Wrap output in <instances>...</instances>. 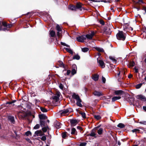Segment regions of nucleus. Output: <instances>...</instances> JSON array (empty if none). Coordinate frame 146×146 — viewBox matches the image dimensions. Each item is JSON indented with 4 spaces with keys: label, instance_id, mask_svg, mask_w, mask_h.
<instances>
[{
    "label": "nucleus",
    "instance_id": "obj_1",
    "mask_svg": "<svg viewBox=\"0 0 146 146\" xmlns=\"http://www.w3.org/2000/svg\"><path fill=\"white\" fill-rule=\"evenodd\" d=\"M72 97L76 100L77 105L80 107H82V105L81 104V100L80 99L79 96L75 93L74 94L72 95Z\"/></svg>",
    "mask_w": 146,
    "mask_h": 146
},
{
    "label": "nucleus",
    "instance_id": "obj_2",
    "mask_svg": "<svg viewBox=\"0 0 146 146\" xmlns=\"http://www.w3.org/2000/svg\"><path fill=\"white\" fill-rule=\"evenodd\" d=\"M116 37L118 39L124 40L125 38V34L122 31H119L116 35Z\"/></svg>",
    "mask_w": 146,
    "mask_h": 146
},
{
    "label": "nucleus",
    "instance_id": "obj_3",
    "mask_svg": "<svg viewBox=\"0 0 146 146\" xmlns=\"http://www.w3.org/2000/svg\"><path fill=\"white\" fill-rule=\"evenodd\" d=\"M60 95V93L59 92H57L56 94L52 97L53 99V102H58L59 100Z\"/></svg>",
    "mask_w": 146,
    "mask_h": 146
},
{
    "label": "nucleus",
    "instance_id": "obj_4",
    "mask_svg": "<svg viewBox=\"0 0 146 146\" xmlns=\"http://www.w3.org/2000/svg\"><path fill=\"white\" fill-rule=\"evenodd\" d=\"M56 30L58 32L57 33V35L59 38L61 37L62 36V28L61 27L58 25L57 24L56 27Z\"/></svg>",
    "mask_w": 146,
    "mask_h": 146
},
{
    "label": "nucleus",
    "instance_id": "obj_5",
    "mask_svg": "<svg viewBox=\"0 0 146 146\" xmlns=\"http://www.w3.org/2000/svg\"><path fill=\"white\" fill-rule=\"evenodd\" d=\"M72 109L71 108H69L67 109L61 110L60 111V112L62 115H63L64 114H66L67 113H70L72 112Z\"/></svg>",
    "mask_w": 146,
    "mask_h": 146
},
{
    "label": "nucleus",
    "instance_id": "obj_6",
    "mask_svg": "<svg viewBox=\"0 0 146 146\" xmlns=\"http://www.w3.org/2000/svg\"><path fill=\"white\" fill-rule=\"evenodd\" d=\"M86 39V37L85 35H84L76 38L77 41L79 42H83L84 40Z\"/></svg>",
    "mask_w": 146,
    "mask_h": 146
},
{
    "label": "nucleus",
    "instance_id": "obj_7",
    "mask_svg": "<svg viewBox=\"0 0 146 146\" xmlns=\"http://www.w3.org/2000/svg\"><path fill=\"white\" fill-rule=\"evenodd\" d=\"M97 62L99 64V65L102 68H104L105 67V64L103 61L99 60L98 58Z\"/></svg>",
    "mask_w": 146,
    "mask_h": 146
},
{
    "label": "nucleus",
    "instance_id": "obj_8",
    "mask_svg": "<svg viewBox=\"0 0 146 146\" xmlns=\"http://www.w3.org/2000/svg\"><path fill=\"white\" fill-rule=\"evenodd\" d=\"M137 99L141 100L143 101H145L146 100V98L145 97L142 95H138L137 96Z\"/></svg>",
    "mask_w": 146,
    "mask_h": 146
},
{
    "label": "nucleus",
    "instance_id": "obj_9",
    "mask_svg": "<svg viewBox=\"0 0 146 146\" xmlns=\"http://www.w3.org/2000/svg\"><path fill=\"white\" fill-rule=\"evenodd\" d=\"M94 35V32H92L90 34L86 35L85 36L86 37V38H87L88 39L91 40L92 39Z\"/></svg>",
    "mask_w": 146,
    "mask_h": 146
},
{
    "label": "nucleus",
    "instance_id": "obj_10",
    "mask_svg": "<svg viewBox=\"0 0 146 146\" xmlns=\"http://www.w3.org/2000/svg\"><path fill=\"white\" fill-rule=\"evenodd\" d=\"M93 94L99 97L103 95V94L102 92L98 91H94L93 93Z\"/></svg>",
    "mask_w": 146,
    "mask_h": 146
},
{
    "label": "nucleus",
    "instance_id": "obj_11",
    "mask_svg": "<svg viewBox=\"0 0 146 146\" xmlns=\"http://www.w3.org/2000/svg\"><path fill=\"white\" fill-rule=\"evenodd\" d=\"M70 122L71 126H75L78 123L77 120L76 119H71Z\"/></svg>",
    "mask_w": 146,
    "mask_h": 146
},
{
    "label": "nucleus",
    "instance_id": "obj_12",
    "mask_svg": "<svg viewBox=\"0 0 146 146\" xmlns=\"http://www.w3.org/2000/svg\"><path fill=\"white\" fill-rule=\"evenodd\" d=\"M113 27L112 25H110L109 26H108V27H107V29L106 30L105 32H108V31H107L108 29H109V32L108 33L109 34H110L111 33V30L113 29Z\"/></svg>",
    "mask_w": 146,
    "mask_h": 146
},
{
    "label": "nucleus",
    "instance_id": "obj_13",
    "mask_svg": "<svg viewBox=\"0 0 146 146\" xmlns=\"http://www.w3.org/2000/svg\"><path fill=\"white\" fill-rule=\"evenodd\" d=\"M98 128L99 127H96V129L98 130L97 133L99 135H102L103 133V129L102 128H100L98 129Z\"/></svg>",
    "mask_w": 146,
    "mask_h": 146
},
{
    "label": "nucleus",
    "instance_id": "obj_14",
    "mask_svg": "<svg viewBox=\"0 0 146 146\" xmlns=\"http://www.w3.org/2000/svg\"><path fill=\"white\" fill-rule=\"evenodd\" d=\"M95 129H93L92 130V131L91 132V133H90V136H92V137H96V135H97V134L96 133H95Z\"/></svg>",
    "mask_w": 146,
    "mask_h": 146
},
{
    "label": "nucleus",
    "instance_id": "obj_15",
    "mask_svg": "<svg viewBox=\"0 0 146 146\" xmlns=\"http://www.w3.org/2000/svg\"><path fill=\"white\" fill-rule=\"evenodd\" d=\"M121 97L120 96H116L113 97L111 99L112 101L113 102H115L117 100H119L121 98Z\"/></svg>",
    "mask_w": 146,
    "mask_h": 146
},
{
    "label": "nucleus",
    "instance_id": "obj_16",
    "mask_svg": "<svg viewBox=\"0 0 146 146\" xmlns=\"http://www.w3.org/2000/svg\"><path fill=\"white\" fill-rule=\"evenodd\" d=\"M39 117L40 119V120H43L44 119H45L46 118V116L43 114L39 115Z\"/></svg>",
    "mask_w": 146,
    "mask_h": 146
},
{
    "label": "nucleus",
    "instance_id": "obj_17",
    "mask_svg": "<svg viewBox=\"0 0 146 146\" xmlns=\"http://www.w3.org/2000/svg\"><path fill=\"white\" fill-rule=\"evenodd\" d=\"M123 93V92L121 90H116L115 91L114 93L116 95H121Z\"/></svg>",
    "mask_w": 146,
    "mask_h": 146
},
{
    "label": "nucleus",
    "instance_id": "obj_18",
    "mask_svg": "<svg viewBox=\"0 0 146 146\" xmlns=\"http://www.w3.org/2000/svg\"><path fill=\"white\" fill-rule=\"evenodd\" d=\"M71 72L70 70H63V72L64 74L65 75H69L70 74Z\"/></svg>",
    "mask_w": 146,
    "mask_h": 146
},
{
    "label": "nucleus",
    "instance_id": "obj_19",
    "mask_svg": "<svg viewBox=\"0 0 146 146\" xmlns=\"http://www.w3.org/2000/svg\"><path fill=\"white\" fill-rule=\"evenodd\" d=\"M35 134L37 136H40L42 134V132L41 130H37L35 132Z\"/></svg>",
    "mask_w": 146,
    "mask_h": 146
},
{
    "label": "nucleus",
    "instance_id": "obj_20",
    "mask_svg": "<svg viewBox=\"0 0 146 146\" xmlns=\"http://www.w3.org/2000/svg\"><path fill=\"white\" fill-rule=\"evenodd\" d=\"M54 126L57 129H58L60 128L61 125L60 123L57 122H56L54 124Z\"/></svg>",
    "mask_w": 146,
    "mask_h": 146
},
{
    "label": "nucleus",
    "instance_id": "obj_21",
    "mask_svg": "<svg viewBox=\"0 0 146 146\" xmlns=\"http://www.w3.org/2000/svg\"><path fill=\"white\" fill-rule=\"evenodd\" d=\"M2 24L4 27H8L9 28H10L12 26V25H7L6 23L5 22H2Z\"/></svg>",
    "mask_w": 146,
    "mask_h": 146
},
{
    "label": "nucleus",
    "instance_id": "obj_22",
    "mask_svg": "<svg viewBox=\"0 0 146 146\" xmlns=\"http://www.w3.org/2000/svg\"><path fill=\"white\" fill-rule=\"evenodd\" d=\"M64 48L67 51L70 53L71 54H73V52L72 50L70 48Z\"/></svg>",
    "mask_w": 146,
    "mask_h": 146
},
{
    "label": "nucleus",
    "instance_id": "obj_23",
    "mask_svg": "<svg viewBox=\"0 0 146 146\" xmlns=\"http://www.w3.org/2000/svg\"><path fill=\"white\" fill-rule=\"evenodd\" d=\"M68 8L72 11H76V6L74 5H72L69 6Z\"/></svg>",
    "mask_w": 146,
    "mask_h": 146
},
{
    "label": "nucleus",
    "instance_id": "obj_24",
    "mask_svg": "<svg viewBox=\"0 0 146 146\" xmlns=\"http://www.w3.org/2000/svg\"><path fill=\"white\" fill-rule=\"evenodd\" d=\"M9 120L11 121V122L13 123H14L15 121L14 118L12 116H9L8 117Z\"/></svg>",
    "mask_w": 146,
    "mask_h": 146
},
{
    "label": "nucleus",
    "instance_id": "obj_25",
    "mask_svg": "<svg viewBox=\"0 0 146 146\" xmlns=\"http://www.w3.org/2000/svg\"><path fill=\"white\" fill-rule=\"evenodd\" d=\"M71 133L72 134H77V132L76 129L74 128H72L71 129Z\"/></svg>",
    "mask_w": 146,
    "mask_h": 146
},
{
    "label": "nucleus",
    "instance_id": "obj_26",
    "mask_svg": "<svg viewBox=\"0 0 146 146\" xmlns=\"http://www.w3.org/2000/svg\"><path fill=\"white\" fill-rule=\"evenodd\" d=\"M76 10L77 9H80V10H82L81 9V8H82V6L81 5V3H77L76 4Z\"/></svg>",
    "mask_w": 146,
    "mask_h": 146
},
{
    "label": "nucleus",
    "instance_id": "obj_27",
    "mask_svg": "<svg viewBox=\"0 0 146 146\" xmlns=\"http://www.w3.org/2000/svg\"><path fill=\"white\" fill-rule=\"evenodd\" d=\"M95 49L98 51L99 52H104L103 49L102 48L98 47H96L95 48Z\"/></svg>",
    "mask_w": 146,
    "mask_h": 146
},
{
    "label": "nucleus",
    "instance_id": "obj_28",
    "mask_svg": "<svg viewBox=\"0 0 146 146\" xmlns=\"http://www.w3.org/2000/svg\"><path fill=\"white\" fill-rule=\"evenodd\" d=\"M50 34L51 37H53L55 35V33L52 30V31H50Z\"/></svg>",
    "mask_w": 146,
    "mask_h": 146
},
{
    "label": "nucleus",
    "instance_id": "obj_29",
    "mask_svg": "<svg viewBox=\"0 0 146 146\" xmlns=\"http://www.w3.org/2000/svg\"><path fill=\"white\" fill-rule=\"evenodd\" d=\"M80 56L78 54H76L73 56L72 58L73 59L78 60L80 59Z\"/></svg>",
    "mask_w": 146,
    "mask_h": 146
},
{
    "label": "nucleus",
    "instance_id": "obj_30",
    "mask_svg": "<svg viewBox=\"0 0 146 146\" xmlns=\"http://www.w3.org/2000/svg\"><path fill=\"white\" fill-rule=\"evenodd\" d=\"M92 78L95 81H97L98 79V76L97 75H95L92 76Z\"/></svg>",
    "mask_w": 146,
    "mask_h": 146
},
{
    "label": "nucleus",
    "instance_id": "obj_31",
    "mask_svg": "<svg viewBox=\"0 0 146 146\" xmlns=\"http://www.w3.org/2000/svg\"><path fill=\"white\" fill-rule=\"evenodd\" d=\"M82 51L83 52H86L88 51L89 49L87 47H84V48H82L81 49Z\"/></svg>",
    "mask_w": 146,
    "mask_h": 146
},
{
    "label": "nucleus",
    "instance_id": "obj_32",
    "mask_svg": "<svg viewBox=\"0 0 146 146\" xmlns=\"http://www.w3.org/2000/svg\"><path fill=\"white\" fill-rule=\"evenodd\" d=\"M109 58L113 62H115L117 61V60L115 58V57L113 56H109Z\"/></svg>",
    "mask_w": 146,
    "mask_h": 146
},
{
    "label": "nucleus",
    "instance_id": "obj_33",
    "mask_svg": "<svg viewBox=\"0 0 146 146\" xmlns=\"http://www.w3.org/2000/svg\"><path fill=\"white\" fill-rule=\"evenodd\" d=\"M67 132H65L62 133V137L63 138L65 139L67 137Z\"/></svg>",
    "mask_w": 146,
    "mask_h": 146
},
{
    "label": "nucleus",
    "instance_id": "obj_34",
    "mask_svg": "<svg viewBox=\"0 0 146 146\" xmlns=\"http://www.w3.org/2000/svg\"><path fill=\"white\" fill-rule=\"evenodd\" d=\"M40 109L41 111L43 112H46L47 111V110L43 107H40Z\"/></svg>",
    "mask_w": 146,
    "mask_h": 146
},
{
    "label": "nucleus",
    "instance_id": "obj_35",
    "mask_svg": "<svg viewBox=\"0 0 146 146\" xmlns=\"http://www.w3.org/2000/svg\"><path fill=\"white\" fill-rule=\"evenodd\" d=\"M40 124L42 127L44 126L45 123V121L44 120H40Z\"/></svg>",
    "mask_w": 146,
    "mask_h": 146
},
{
    "label": "nucleus",
    "instance_id": "obj_36",
    "mask_svg": "<svg viewBox=\"0 0 146 146\" xmlns=\"http://www.w3.org/2000/svg\"><path fill=\"white\" fill-rule=\"evenodd\" d=\"M117 126L120 128H123L124 127L125 125L123 123H119L117 125Z\"/></svg>",
    "mask_w": 146,
    "mask_h": 146
},
{
    "label": "nucleus",
    "instance_id": "obj_37",
    "mask_svg": "<svg viewBox=\"0 0 146 146\" xmlns=\"http://www.w3.org/2000/svg\"><path fill=\"white\" fill-rule=\"evenodd\" d=\"M48 126L44 127H43L42 129V130L44 132H45L48 129Z\"/></svg>",
    "mask_w": 146,
    "mask_h": 146
},
{
    "label": "nucleus",
    "instance_id": "obj_38",
    "mask_svg": "<svg viewBox=\"0 0 146 146\" xmlns=\"http://www.w3.org/2000/svg\"><path fill=\"white\" fill-rule=\"evenodd\" d=\"M94 117L97 120H99L101 118V117L100 115H94Z\"/></svg>",
    "mask_w": 146,
    "mask_h": 146
},
{
    "label": "nucleus",
    "instance_id": "obj_39",
    "mask_svg": "<svg viewBox=\"0 0 146 146\" xmlns=\"http://www.w3.org/2000/svg\"><path fill=\"white\" fill-rule=\"evenodd\" d=\"M140 130L138 129H135L132 130V131L133 133H139Z\"/></svg>",
    "mask_w": 146,
    "mask_h": 146
},
{
    "label": "nucleus",
    "instance_id": "obj_40",
    "mask_svg": "<svg viewBox=\"0 0 146 146\" xmlns=\"http://www.w3.org/2000/svg\"><path fill=\"white\" fill-rule=\"evenodd\" d=\"M129 64L130 67H132L135 65V63L133 61H131L129 63Z\"/></svg>",
    "mask_w": 146,
    "mask_h": 146
},
{
    "label": "nucleus",
    "instance_id": "obj_41",
    "mask_svg": "<svg viewBox=\"0 0 146 146\" xmlns=\"http://www.w3.org/2000/svg\"><path fill=\"white\" fill-rule=\"evenodd\" d=\"M76 69H72L71 72L72 75H74L76 73Z\"/></svg>",
    "mask_w": 146,
    "mask_h": 146
},
{
    "label": "nucleus",
    "instance_id": "obj_42",
    "mask_svg": "<svg viewBox=\"0 0 146 146\" xmlns=\"http://www.w3.org/2000/svg\"><path fill=\"white\" fill-rule=\"evenodd\" d=\"M142 85V83H140L137 85L136 86V88L137 89L139 88Z\"/></svg>",
    "mask_w": 146,
    "mask_h": 146
},
{
    "label": "nucleus",
    "instance_id": "obj_43",
    "mask_svg": "<svg viewBox=\"0 0 146 146\" xmlns=\"http://www.w3.org/2000/svg\"><path fill=\"white\" fill-rule=\"evenodd\" d=\"M80 114L82 116V117L83 118H85L86 117V114L84 112H81L80 113Z\"/></svg>",
    "mask_w": 146,
    "mask_h": 146
},
{
    "label": "nucleus",
    "instance_id": "obj_44",
    "mask_svg": "<svg viewBox=\"0 0 146 146\" xmlns=\"http://www.w3.org/2000/svg\"><path fill=\"white\" fill-rule=\"evenodd\" d=\"M25 134L27 136H29L30 135H31V133L30 131H29L26 132Z\"/></svg>",
    "mask_w": 146,
    "mask_h": 146
},
{
    "label": "nucleus",
    "instance_id": "obj_45",
    "mask_svg": "<svg viewBox=\"0 0 146 146\" xmlns=\"http://www.w3.org/2000/svg\"><path fill=\"white\" fill-rule=\"evenodd\" d=\"M139 123L141 124H143L146 125V121H141L139 122Z\"/></svg>",
    "mask_w": 146,
    "mask_h": 146
},
{
    "label": "nucleus",
    "instance_id": "obj_46",
    "mask_svg": "<svg viewBox=\"0 0 146 146\" xmlns=\"http://www.w3.org/2000/svg\"><path fill=\"white\" fill-rule=\"evenodd\" d=\"M39 127V125L38 124H37L33 128L34 129H38Z\"/></svg>",
    "mask_w": 146,
    "mask_h": 146
},
{
    "label": "nucleus",
    "instance_id": "obj_47",
    "mask_svg": "<svg viewBox=\"0 0 146 146\" xmlns=\"http://www.w3.org/2000/svg\"><path fill=\"white\" fill-rule=\"evenodd\" d=\"M61 44L62 45L64 46H66L67 47H70V46L69 45L66 44L64 42H61Z\"/></svg>",
    "mask_w": 146,
    "mask_h": 146
},
{
    "label": "nucleus",
    "instance_id": "obj_48",
    "mask_svg": "<svg viewBox=\"0 0 146 146\" xmlns=\"http://www.w3.org/2000/svg\"><path fill=\"white\" fill-rule=\"evenodd\" d=\"M87 143L86 142H83L80 143L79 145V146H85Z\"/></svg>",
    "mask_w": 146,
    "mask_h": 146
},
{
    "label": "nucleus",
    "instance_id": "obj_49",
    "mask_svg": "<svg viewBox=\"0 0 146 146\" xmlns=\"http://www.w3.org/2000/svg\"><path fill=\"white\" fill-rule=\"evenodd\" d=\"M59 87L61 89V90H63L64 88V86L63 85L61 84L60 83L59 84Z\"/></svg>",
    "mask_w": 146,
    "mask_h": 146
},
{
    "label": "nucleus",
    "instance_id": "obj_50",
    "mask_svg": "<svg viewBox=\"0 0 146 146\" xmlns=\"http://www.w3.org/2000/svg\"><path fill=\"white\" fill-rule=\"evenodd\" d=\"M46 139V137L44 136H43L41 138V139L43 141H45Z\"/></svg>",
    "mask_w": 146,
    "mask_h": 146
},
{
    "label": "nucleus",
    "instance_id": "obj_51",
    "mask_svg": "<svg viewBox=\"0 0 146 146\" xmlns=\"http://www.w3.org/2000/svg\"><path fill=\"white\" fill-rule=\"evenodd\" d=\"M7 28L8 27H5L3 29L2 28L1 30H3L4 31H8L9 30V29Z\"/></svg>",
    "mask_w": 146,
    "mask_h": 146
},
{
    "label": "nucleus",
    "instance_id": "obj_52",
    "mask_svg": "<svg viewBox=\"0 0 146 146\" xmlns=\"http://www.w3.org/2000/svg\"><path fill=\"white\" fill-rule=\"evenodd\" d=\"M72 69H77L76 66L75 64H74L72 66Z\"/></svg>",
    "mask_w": 146,
    "mask_h": 146
},
{
    "label": "nucleus",
    "instance_id": "obj_53",
    "mask_svg": "<svg viewBox=\"0 0 146 146\" xmlns=\"http://www.w3.org/2000/svg\"><path fill=\"white\" fill-rule=\"evenodd\" d=\"M134 70H135V73H138V69L136 67H135L134 68Z\"/></svg>",
    "mask_w": 146,
    "mask_h": 146
},
{
    "label": "nucleus",
    "instance_id": "obj_54",
    "mask_svg": "<svg viewBox=\"0 0 146 146\" xmlns=\"http://www.w3.org/2000/svg\"><path fill=\"white\" fill-rule=\"evenodd\" d=\"M102 82H103V83H105L106 80V78L104 77H102Z\"/></svg>",
    "mask_w": 146,
    "mask_h": 146
},
{
    "label": "nucleus",
    "instance_id": "obj_55",
    "mask_svg": "<svg viewBox=\"0 0 146 146\" xmlns=\"http://www.w3.org/2000/svg\"><path fill=\"white\" fill-rule=\"evenodd\" d=\"M138 3L139 4L141 3H144L143 2L142 0H139Z\"/></svg>",
    "mask_w": 146,
    "mask_h": 146
},
{
    "label": "nucleus",
    "instance_id": "obj_56",
    "mask_svg": "<svg viewBox=\"0 0 146 146\" xmlns=\"http://www.w3.org/2000/svg\"><path fill=\"white\" fill-rule=\"evenodd\" d=\"M100 23L101 24H102V25H104V22L103 21H100Z\"/></svg>",
    "mask_w": 146,
    "mask_h": 146
},
{
    "label": "nucleus",
    "instance_id": "obj_57",
    "mask_svg": "<svg viewBox=\"0 0 146 146\" xmlns=\"http://www.w3.org/2000/svg\"><path fill=\"white\" fill-rule=\"evenodd\" d=\"M77 129H79V130H81L82 129V128L80 126H78L77 127Z\"/></svg>",
    "mask_w": 146,
    "mask_h": 146
},
{
    "label": "nucleus",
    "instance_id": "obj_58",
    "mask_svg": "<svg viewBox=\"0 0 146 146\" xmlns=\"http://www.w3.org/2000/svg\"><path fill=\"white\" fill-rule=\"evenodd\" d=\"M133 76V75L131 74H130L128 76V78H131V77H132Z\"/></svg>",
    "mask_w": 146,
    "mask_h": 146
},
{
    "label": "nucleus",
    "instance_id": "obj_59",
    "mask_svg": "<svg viewBox=\"0 0 146 146\" xmlns=\"http://www.w3.org/2000/svg\"><path fill=\"white\" fill-rule=\"evenodd\" d=\"M143 110L146 112V106H143Z\"/></svg>",
    "mask_w": 146,
    "mask_h": 146
},
{
    "label": "nucleus",
    "instance_id": "obj_60",
    "mask_svg": "<svg viewBox=\"0 0 146 146\" xmlns=\"http://www.w3.org/2000/svg\"><path fill=\"white\" fill-rule=\"evenodd\" d=\"M16 139H17V138H19V135L16 134Z\"/></svg>",
    "mask_w": 146,
    "mask_h": 146
},
{
    "label": "nucleus",
    "instance_id": "obj_61",
    "mask_svg": "<svg viewBox=\"0 0 146 146\" xmlns=\"http://www.w3.org/2000/svg\"><path fill=\"white\" fill-rule=\"evenodd\" d=\"M12 103V102H8L7 103V104H11Z\"/></svg>",
    "mask_w": 146,
    "mask_h": 146
},
{
    "label": "nucleus",
    "instance_id": "obj_62",
    "mask_svg": "<svg viewBox=\"0 0 146 146\" xmlns=\"http://www.w3.org/2000/svg\"><path fill=\"white\" fill-rule=\"evenodd\" d=\"M60 64L61 66H64V64H63V62H61L60 63Z\"/></svg>",
    "mask_w": 146,
    "mask_h": 146
},
{
    "label": "nucleus",
    "instance_id": "obj_63",
    "mask_svg": "<svg viewBox=\"0 0 146 146\" xmlns=\"http://www.w3.org/2000/svg\"><path fill=\"white\" fill-rule=\"evenodd\" d=\"M120 72H119L118 73H117V76H119L120 75Z\"/></svg>",
    "mask_w": 146,
    "mask_h": 146
},
{
    "label": "nucleus",
    "instance_id": "obj_64",
    "mask_svg": "<svg viewBox=\"0 0 146 146\" xmlns=\"http://www.w3.org/2000/svg\"><path fill=\"white\" fill-rule=\"evenodd\" d=\"M143 9L145 11V13H146V7H145L143 8Z\"/></svg>",
    "mask_w": 146,
    "mask_h": 146
}]
</instances>
